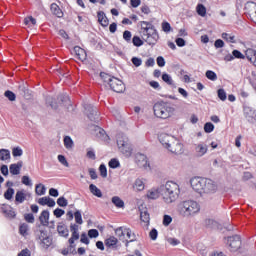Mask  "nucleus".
<instances>
[{"label": "nucleus", "mask_w": 256, "mask_h": 256, "mask_svg": "<svg viewBox=\"0 0 256 256\" xmlns=\"http://www.w3.org/2000/svg\"><path fill=\"white\" fill-rule=\"evenodd\" d=\"M32 195L25 189L18 190L15 194V205H23L25 201H29Z\"/></svg>", "instance_id": "obj_9"}, {"label": "nucleus", "mask_w": 256, "mask_h": 256, "mask_svg": "<svg viewBox=\"0 0 256 256\" xmlns=\"http://www.w3.org/2000/svg\"><path fill=\"white\" fill-rule=\"evenodd\" d=\"M21 181L23 185H26V187H33V182L29 176H23Z\"/></svg>", "instance_id": "obj_51"}, {"label": "nucleus", "mask_w": 256, "mask_h": 256, "mask_svg": "<svg viewBox=\"0 0 256 256\" xmlns=\"http://www.w3.org/2000/svg\"><path fill=\"white\" fill-rule=\"evenodd\" d=\"M149 237L152 241H157V237H159V232L157 229L153 228L149 233Z\"/></svg>", "instance_id": "obj_56"}, {"label": "nucleus", "mask_w": 256, "mask_h": 256, "mask_svg": "<svg viewBox=\"0 0 256 256\" xmlns=\"http://www.w3.org/2000/svg\"><path fill=\"white\" fill-rule=\"evenodd\" d=\"M24 24L27 27H35V25H37V20L33 18V16H29L24 19Z\"/></svg>", "instance_id": "obj_36"}, {"label": "nucleus", "mask_w": 256, "mask_h": 256, "mask_svg": "<svg viewBox=\"0 0 256 256\" xmlns=\"http://www.w3.org/2000/svg\"><path fill=\"white\" fill-rule=\"evenodd\" d=\"M133 189H135V191H144L145 190V181L142 178L136 179L133 184Z\"/></svg>", "instance_id": "obj_27"}, {"label": "nucleus", "mask_w": 256, "mask_h": 256, "mask_svg": "<svg viewBox=\"0 0 256 256\" xmlns=\"http://www.w3.org/2000/svg\"><path fill=\"white\" fill-rule=\"evenodd\" d=\"M125 229H127V228H125V227L116 228L115 233H116L117 237H123L126 233Z\"/></svg>", "instance_id": "obj_57"}, {"label": "nucleus", "mask_w": 256, "mask_h": 256, "mask_svg": "<svg viewBox=\"0 0 256 256\" xmlns=\"http://www.w3.org/2000/svg\"><path fill=\"white\" fill-rule=\"evenodd\" d=\"M112 203L118 209H123V207H125V202L119 196L112 197Z\"/></svg>", "instance_id": "obj_31"}, {"label": "nucleus", "mask_w": 256, "mask_h": 256, "mask_svg": "<svg viewBox=\"0 0 256 256\" xmlns=\"http://www.w3.org/2000/svg\"><path fill=\"white\" fill-rule=\"evenodd\" d=\"M22 168H23V161H18L17 163L10 165L9 171L11 175H20Z\"/></svg>", "instance_id": "obj_20"}, {"label": "nucleus", "mask_w": 256, "mask_h": 256, "mask_svg": "<svg viewBox=\"0 0 256 256\" xmlns=\"http://www.w3.org/2000/svg\"><path fill=\"white\" fill-rule=\"evenodd\" d=\"M162 81L169 85L170 87H173L174 89H177V84H175V81L173 80V77L167 73L162 74Z\"/></svg>", "instance_id": "obj_24"}, {"label": "nucleus", "mask_w": 256, "mask_h": 256, "mask_svg": "<svg viewBox=\"0 0 256 256\" xmlns=\"http://www.w3.org/2000/svg\"><path fill=\"white\" fill-rule=\"evenodd\" d=\"M24 221L26 223H35V216L32 213H26L24 214Z\"/></svg>", "instance_id": "obj_47"}, {"label": "nucleus", "mask_w": 256, "mask_h": 256, "mask_svg": "<svg viewBox=\"0 0 256 256\" xmlns=\"http://www.w3.org/2000/svg\"><path fill=\"white\" fill-rule=\"evenodd\" d=\"M140 219L143 221V223L149 224V221H151V217L149 216L147 211H143L140 213Z\"/></svg>", "instance_id": "obj_43"}, {"label": "nucleus", "mask_w": 256, "mask_h": 256, "mask_svg": "<svg viewBox=\"0 0 256 256\" xmlns=\"http://www.w3.org/2000/svg\"><path fill=\"white\" fill-rule=\"evenodd\" d=\"M74 219H75L77 225H83V216L81 215V211L77 210L74 213Z\"/></svg>", "instance_id": "obj_42"}, {"label": "nucleus", "mask_w": 256, "mask_h": 256, "mask_svg": "<svg viewBox=\"0 0 256 256\" xmlns=\"http://www.w3.org/2000/svg\"><path fill=\"white\" fill-rule=\"evenodd\" d=\"M11 159V152L8 149L0 150V161H8Z\"/></svg>", "instance_id": "obj_32"}, {"label": "nucleus", "mask_w": 256, "mask_h": 256, "mask_svg": "<svg viewBox=\"0 0 256 256\" xmlns=\"http://www.w3.org/2000/svg\"><path fill=\"white\" fill-rule=\"evenodd\" d=\"M158 140L160 141L161 145H163V147H165V149H168L169 146L171 145V143H173V141H175V137H173L169 134L162 133L158 136Z\"/></svg>", "instance_id": "obj_14"}, {"label": "nucleus", "mask_w": 256, "mask_h": 256, "mask_svg": "<svg viewBox=\"0 0 256 256\" xmlns=\"http://www.w3.org/2000/svg\"><path fill=\"white\" fill-rule=\"evenodd\" d=\"M166 241H167V243H169V245H172V247H177V245H179L181 243V241H179V239L172 238V237L167 238Z\"/></svg>", "instance_id": "obj_52"}, {"label": "nucleus", "mask_w": 256, "mask_h": 256, "mask_svg": "<svg viewBox=\"0 0 256 256\" xmlns=\"http://www.w3.org/2000/svg\"><path fill=\"white\" fill-rule=\"evenodd\" d=\"M57 231L60 237H69V229L64 224H59L57 226Z\"/></svg>", "instance_id": "obj_28"}, {"label": "nucleus", "mask_w": 256, "mask_h": 256, "mask_svg": "<svg viewBox=\"0 0 256 256\" xmlns=\"http://www.w3.org/2000/svg\"><path fill=\"white\" fill-rule=\"evenodd\" d=\"M173 221V218L170 215H164L163 217V225L164 227H169Z\"/></svg>", "instance_id": "obj_54"}, {"label": "nucleus", "mask_w": 256, "mask_h": 256, "mask_svg": "<svg viewBox=\"0 0 256 256\" xmlns=\"http://www.w3.org/2000/svg\"><path fill=\"white\" fill-rule=\"evenodd\" d=\"M214 130H215V125H213V123H211V122H207L204 125L205 133H213Z\"/></svg>", "instance_id": "obj_46"}, {"label": "nucleus", "mask_w": 256, "mask_h": 256, "mask_svg": "<svg viewBox=\"0 0 256 256\" xmlns=\"http://www.w3.org/2000/svg\"><path fill=\"white\" fill-rule=\"evenodd\" d=\"M70 231L72 233V236L69 238L68 243L71 247L75 244V241L79 239V225L77 224H71L70 225Z\"/></svg>", "instance_id": "obj_15"}, {"label": "nucleus", "mask_w": 256, "mask_h": 256, "mask_svg": "<svg viewBox=\"0 0 256 256\" xmlns=\"http://www.w3.org/2000/svg\"><path fill=\"white\" fill-rule=\"evenodd\" d=\"M206 77L210 81H217V73L213 72L212 70L206 71Z\"/></svg>", "instance_id": "obj_45"}, {"label": "nucleus", "mask_w": 256, "mask_h": 256, "mask_svg": "<svg viewBox=\"0 0 256 256\" xmlns=\"http://www.w3.org/2000/svg\"><path fill=\"white\" fill-rule=\"evenodd\" d=\"M13 157H21L23 155V149L21 147H14L12 149Z\"/></svg>", "instance_id": "obj_49"}, {"label": "nucleus", "mask_w": 256, "mask_h": 256, "mask_svg": "<svg viewBox=\"0 0 256 256\" xmlns=\"http://www.w3.org/2000/svg\"><path fill=\"white\" fill-rule=\"evenodd\" d=\"M232 56L234 57V59H246L252 63V65H254V67H256V50L253 48H247L245 50V55H243V53H241V51L239 50H233L232 51Z\"/></svg>", "instance_id": "obj_8"}, {"label": "nucleus", "mask_w": 256, "mask_h": 256, "mask_svg": "<svg viewBox=\"0 0 256 256\" xmlns=\"http://www.w3.org/2000/svg\"><path fill=\"white\" fill-rule=\"evenodd\" d=\"M74 53L80 61H85V59H87V52L79 46L74 47Z\"/></svg>", "instance_id": "obj_22"}, {"label": "nucleus", "mask_w": 256, "mask_h": 256, "mask_svg": "<svg viewBox=\"0 0 256 256\" xmlns=\"http://www.w3.org/2000/svg\"><path fill=\"white\" fill-rule=\"evenodd\" d=\"M97 17L98 22L100 23V25H102V27H107V25H109V19H107V15H105V12L99 11L97 13Z\"/></svg>", "instance_id": "obj_25"}, {"label": "nucleus", "mask_w": 256, "mask_h": 256, "mask_svg": "<svg viewBox=\"0 0 256 256\" xmlns=\"http://www.w3.org/2000/svg\"><path fill=\"white\" fill-rule=\"evenodd\" d=\"M160 195H161V187L151 188L146 193L147 199H152V200L159 199Z\"/></svg>", "instance_id": "obj_21"}, {"label": "nucleus", "mask_w": 256, "mask_h": 256, "mask_svg": "<svg viewBox=\"0 0 256 256\" xmlns=\"http://www.w3.org/2000/svg\"><path fill=\"white\" fill-rule=\"evenodd\" d=\"M110 169H117L121 166V163H119V160L117 158H112L108 163Z\"/></svg>", "instance_id": "obj_40"}, {"label": "nucleus", "mask_w": 256, "mask_h": 256, "mask_svg": "<svg viewBox=\"0 0 256 256\" xmlns=\"http://www.w3.org/2000/svg\"><path fill=\"white\" fill-rule=\"evenodd\" d=\"M227 245L230 251L235 252L241 249V236L234 235L227 238Z\"/></svg>", "instance_id": "obj_10"}, {"label": "nucleus", "mask_w": 256, "mask_h": 256, "mask_svg": "<svg viewBox=\"0 0 256 256\" xmlns=\"http://www.w3.org/2000/svg\"><path fill=\"white\" fill-rule=\"evenodd\" d=\"M38 239L41 240V245L44 249H49L53 245V238L47 236V231L39 230Z\"/></svg>", "instance_id": "obj_12"}, {"label": "nucleus", "mask_w": 256, "mask_h": 256, "mask_svg": "<svg viewBox=\"0 0 256 256\" xmlns=\"http://www.w3.org/2000/svg\"><path fill=\"white\" fill-rule=\"evenodd\" d=\"M18 233L21 235V237H24V239H27L29 235H31V227L26 222L20 223L18 228Z\"/></svg>", "instance_id": "obj_17"}, {"label": "nucleus", "mask_w": 256, "mask_h": 256, "mask_svg": "<svg viewBox=\"0 0 256 256\" xmlns=\"http://www.w3.org/2000/svg\"><path fill=\"white\" fill-rule=\"evenodd\" d=\"M243 113L246 119H251V117L255 115V110H253V108H251L250 106H244Z\"/></svg>", "instance_id": "obj_33"}, {"label": "nucleus", "mask_w": 256, "mask_h": 256, "mask_svg": "<svg viewBox=\"0 0 256 256\" xmlns=\"http://www.w3.org/2000/svg\"><path fill=\"white\" fill-rule=\"evenodd\" d=\"M207 151H209V146H207L206 143L200 142L198 144H195V153L196 157H203Z\"/></svg>", "instance_id": "obj_16"}, {"label": "nucleus", "mask_w": 256, "mask_h": 256, "mask_svg": "<svg viewBox=\"0 0 256 256\" xmlns=\"http://www.w3.org/2000/svg\"><path fill=\"white\" fill-rule=\"evenodd\" d=\"M117 145L124 157H131L133 155V146L125 134L117 135Z\"/></svg>", "instance_id": "obj_7"}, {"label": "nucleus", "mask_w": 256, "mask_h": 256, "mask_svg": "<svg viewBox=\"0 0 256 256\" xmlns=\"http://www.w3.org/2000/svg\"><path fill=\"white\" fill-rule=\"evenodd\" d=\"M13 195H15V189L13 188H8L5 193H4V198L7 201H11V199H13Z\"/></svg>", "instance_id": "obj_38"}, {"label": "nucleus", "mask_w": 256, "mask_h": 256, "mask_svg": "<svg viewBox=\"0 0 256 256\" xmlns=\"http://www.w3.org/2000/svg\"><path fill=\"white\" fill-rule=\"evenodd\" d=\"M39 205L45 206L47 205L48 207H55V200L49 197H42L38 200Z\"/></svg>", "instance_id": "obj_26"}, {"label": "nucleus", "mask_w": 256, "mask_h": 256, "mask_svg": "<svg viewBox=\"0 0 256 256\" xmlns=\"http://www.w3.org/2000/svg\"><path fill=\"white\" fill-rule=\"evenodd\" d=\"M100 77L115 93H123V91H125V84L117 77H113L104 72L100 73Z\"/></svg>", "instance_id": "obj_6"}, {"label": "nucleus", "mask_w": 256, "mask_h": 256, "mask_svg": "<svg viewBox=\"0 0 256 256\" xmlns=\"http://www.w3.org/2000/svg\"><path fill=\"white\" fill-rule=\"evenodd\" d=\"M167 149L170 151V153H174L175 155H182L183 143H181V141H179L177 138H174V140L170 142V145Z\"/></svg>", "instance_id": "obj_11"}, {"label": "nucleus", "mask_w": 256, "mask_h": 256, "mask_svg": "<svg viewBox=\"0 0 256 256\" xmlns=\"http://www.w3.org/2000/svg\"><path fill=\"white\" fill-rule=\"evenodd\" d=\"M155 117L159 119H169L175 113V108L165 102H157L153 106Z\"/></svg>", "instance_id": "obj_5"}, {"label": "nucleus", "mask_w": 256, "mask_h": 256, "mask_svg": "<svg viewBox=\"0 0 256 256\" xmlns=\"http://www.w3.org/2000/svg\"><path fill=\"white\" fill-rule=\"evenodd\" d=\"M58 161L61 165H64V167H69V162H67V158H65V156L58 155Z\"/></svg>", "instance_id": "obj_61"}, {"label": "nucleus", "mask_w": 256, "mask_h": 256, "mask_svg": "<svg viewBox=\"0 0 256 256\" xmlns=\"http://www.w3.org/2000/svg\"><path fill=\"white\" fill-rule=\"evenodd\" d=\"M35 193L36 195H39V196L45 195V193H47V188L43 184H37L35 188Z\"/></svg>", "instance_id": "obj_35"}, {"label": "nucleus", "mask_w": 256, "mask_h": 256, "mask_svg": "<svg viewBox=\"0 0 256 256\" xmlns=\"http://www.w3.org/2000/svg\"><path fill=\"white\" fill-rule=\"evenodd\" d=\"M88 237H90V239H97V237H99V231L97 229H90L88 231Z\"/></svg>", "instance_id": "obj_53"}, {"label": "nucleus", "mask_w": 256, "mask_h": 256, "mask_svg": "<svg viewBox=\"0 0 256 256\" xmlns=\"http://www.w3.org/2000/svg\"><path fill=\"white\" fill-rule=\"evenodd\" d=\"M85 111H86V115L88 116V118L90 119V121H97V108L94 107L91 104H86V106L84 107Z\"/></svg>", "instance_id": "obj_18"}, {"label": "nucleus", "mask_w": 256, "mask_h": 256, "mask_svg": "<svg viewBox=\"0 0 256 256\" xmlns=\"http://www.w3.org/2000/svg\"><path fill=\"white\" fill-rule=\"evenodd\" d=\"M41 225L47 227L49 225V210H43L39 216Z\"/></svg>", "instance_id": "obj_23"}, {"label": "nucleus", "mask_w": 256, "mask_h": 256, "mask_svg": "<svg viewBox=\"0 0 256 256\" xmlns=\"http://www.w3.org/2000/svg\"><path fill=\"white\" fill-rule=\"evenodd\" d=\"M136 163H138V165L140 167H143L144 169H147L149 167V161L147 160V156L142 153L136 154Z\"/></svg>", "instance_id": "obj_19"}, {"label": "nucleus", "mask_w": 256, "mask_h": 256, "mask_svg": "<svg viewBox=\"0 0 256 256\" xmlns=\"http://www.w3.org/2000/svg\"><path fill=\"white\" fill-rule=\"evenodd\" d=\"M117 243H118V240L114 236H111L105 240L106 247H115V245H117Z\"/></svg>", "instance_id": "obj_37"}, {"label": "nucleus", "mask_w": 256, "mask_h": 256, "mask_svg": "<svg viewBox=\"0 0 256 256\" xmlns=\"http://www.w3.org/2000/svg\"><path fill=\"white\" fill-rule=\"evenodd\" d=\"M190 185L196 193H199V195L216 193L217 191V184H215L213 180L207 178L194 177L190 180Z\"/></svg>", "instance_id": "obj_2"}, {"label": "nucleus", "mask_w": 256, "mask_h": 256, "mask_svg": "<svg viewBox=\"0 0 256 256\" xmlns=\"http://www.w3.org/2000/svg\"><path fill=\"white\" fill-rule=\"evenodd\" d=\"M196 12L200 17H205L207 15V8L203 4H198L196 6Z\"/></svg>", "instance_id": "obj_34"}, {"label": "nucleus", "mask_w": 256, "mask_h": 256, "mask_svg": "<svg viewBox=\"0 0 256 256\" xmlns=\"http://www.w3.org/2000/svg\"><path fill=\"white\" fill-rule=\"evenodd\" d=\"M50 9L53 15H56V17H59V18L63 17V11L59 7V5H57L56 3L51 4Z\"/></svg>", "instance_id": "obj_29"}, {"label": "nucleus", "mask_w": 256, "mask_h": 256, "mask_svg": "<svg viewBox=\"0 0 256 256\" xmlns=\"http://www.w3.org/2000/svg\"><path fill=\"white\" fill-rule=\"evenodd\" d=\"M200 211L201 205L194 200H184L177 205V213L180 217H184L185 219L199 215Z\"/></svg>", "instance_id": "obj_3"}, {"label": "nucleus", "mask_w": 256, "mask_h": 256, "mask_svg": "<svg viewBox=\"0 0 256 256\" xmlns=\"http://www.w3.org/2000/svg\"><path fill=\"white\" fill-rule=\"evenodd\" d=\"M57 205H59V207H67L68 205L67 199H65V197L58 198Z\"/></svg>", "instance_id": "obj_60"}, {"label": "nucleus", "mask_w": 256, "mask_h": 256, "mask_svg": "<svg viewBox=\"0 0 256 256\" xmlns=\"http://www.w3.org/2000/svg\"><path fill=\"white\" fill-rule=\"evenodd\" d=\"M64 147H66V149H73V139L69 136L64 138Z\"/></svg>", "instance_id": "obj_44"}, {"label": "nucleus", "mask_w": 256, "mask_h": 256, "mask_svg": "<svg viewBox=\"0 0 256 256\" xmlns=\"http://www.w3.org/2000/svg\"><path fill=\"white\" fill-rule=\"evenodd\" d=\"M132 43L134 47H141L143 46V40L139 38V36H134L132 38Z\"/></svg>", "instance_id": "obj_50"}, {"label": "nucleus", "mask_w": 256, "mask_h": 256, "mask_svg": "<svg viewBox=\"0 0 256 256\" xmlns=\"http://www.w3.org/2000/svg\"><path fill=\"white\" fill-rule=\"evenodd\" d=\"M100 175L105 179L107 177V166L105 164H101L99 167Z\"/></svg>", "instance_id": "obj_58"}, {"label": "nucleus", "mask_w": 256, "mask_h": 256, "mask_svg": "<svg viewBox=\"0 0 256 256\" xmlns=\"http://www.w3.org/2000/svg\"><path fill=\"white\" fill-rule=\"evenodd\" d=\"M131 37H133V34H131V31L125 30L123 32V39L127 43H131Z\"/></svg>", "instance_id": "obj_55"}, {"label": "nucleus", "mask_w": 256, "mask_h": 256, "mask_svg": "<svg viewBox=\"0 0 256 256\" xmlns=\"http://www.w3.org/2000/svg\"><path fill=\"white\" fill-rule=\"evenodd\" d=\"M162 31H164V33L171 32V24H169V22H162Z\"/></svg>", "instance_id": "obj_62"}, {"label": "nucleus", "mask_w": 256, "mask_h": 256, "mask_svg": "<svg viewBox=\"0 0 256 256\" xmlns=\"http://www.w3.org/2000/svg\"><path fill=\"white\" fill-rule=\"evenodd\" d=\"M160 193L164 203L170 205V203H175L179 199L181 188L177 182L168 181L160 186Z\"/></svg>", "instance_id": "obj_1"}, {"label": "nucleus", "mask_w": 256, "mask_h": 256, "mask_svg": "<svg viewBox=\"0 0 256 256\" xmlns=\"http://www.w3.org/2000/svg\"><path fill=\"white\" fill-rule=\"evenodd\" d=\"M5 97H7V99H9V101H15V99H16L15 93H13L9 90H7L5 92Z\"/></svg>", "instance_id": "obj_63"}, {"label": "nucleus", "mask_w": 256, "mask_h": 256, "mask_svg": "<svg viewBox=\"0 0 256 256\" xmlns=\"http://www.w3.org/2000/svg\"><path fill=\"white\" fill-rule=\"evenodd\" d=\"M217 95L220 101H227V92H225V89L223 88L218 89Z\"/></svg>", "instance_id": "obj_39"}, {"label": "nucleus", "mask_w": 256, "mask_h": 256, "mask_svg": "<svg viewBox=\"0 0 256 256\" xmlns=\"http://www.w3.org/2000/svg\"><path fill=\"white\" fill-rule=\"evenodd\" d=\"M140 26L143 41H145L147 45L155 47V45H157V41H159V32H157L153 23L142 21L140 22Z\"/></svg>", "instance_id": "obj_4"}, {"label": "nucleus", "mask_w": 256, "mask_h": 256, "mask_svg": "<svg viewBox=\"0 0 256 256\" xmlns=\"http://www.w3.org/2000/svg\"><path fill=\"white\" fill-rule=\"evenodd\" d=\"M92 135H94V137H97V139H100L101 141H109V136L103 130V128L99 126L92 127Z\"/></svg>", "instance_id": "obj_13"}, {"label": "nucleus", "mask_w": 256, "mask_h": 256, "mask_svg": "<svg viewBox=\"0 0 256 256\" xmlns=\"http://www.w3.org/2000/svg\"><path fill=\"white\" fill-rule=\"evenodd\" d=\"M89 190H90V193H92V195H94L95 197H98V198L103 197V192H101V189L95 186V184H90Z\"/></svg>", "instance_id": "obj_30"}, {"label": "nucleus", "mask_w": 256, "mask_h": 256, "mask_svg": "<svg viewBox=\"0 0 256 256\" xmlns=\"http://www.w3.org/2000/svg\"><path fill=\"white\" fill-rule=\"evenodd\" d=\"M222 39H224V41H227V43H235V36L227 34V33H222L221 35Z\"/></svg>", "instance_id": "obj_41"}, {"label": "nucleus", "mask_w": 256, "mask_h": 256, "mask_svg": "<svg viewBox=\"0 0 256 256\" xmlns=\"http://www.w3.org/2000/svg\"><path fill=\"white\" fill-rule=\"evenodd\" d=\"M18 256H31V251L29 249L25 248L22 251H20Z\"/></svg>", "instance_id": "obj_64"}, {"label": "nucleus", "mask_w": 256, "mask_h": 256, "mask_svg": "<svg viewBox=\"0 0 256 256\" xmlns=\"http://www.w3.org/2000/svg\"><path fill=\"white\" fill-rule=\"evenodd\" d=\"M125 231V235H127V238L130 240V243H133V241L136 240L135 233H133L129 228L125 229Z\"/></svg>", "instance_id": "obj_48"}, {"label": "nucleus", "mask_w": 256, "mask_h": 256, "mask_svg": "<svg viewBox=\"0 0 256 256\" xmlns=\"http://www.w3.org/2000/svg\"><path fill=\"white\" fill-rule=\"evenodd\" d=\"M131 62L133 63L134 66L136 67H141V65H143V60H141V58L138 57H133L131 59Z\"/></svg>", "instance_id": "obj_59"}]
</instances>
